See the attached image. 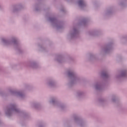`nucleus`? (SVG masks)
Here are the masks:
<instances>
[{
	"label": "nucleus",
	"mask_w": 127,
	"mask_h": 127,
	"mask_svg": "<svg viewBox=\"0 0 127 127\" xmlns=\"http://www.w3.org/2000/svg\"><path fill=\"white\" fill-rule=\"evenodd\" d=\"M78 3L79 5H83V4H84V1L83 0H80L78 1Z\"/></svg>",
	"instance_id": "1"
},
{
	"label": "nucleus",
	"mask_w": 127,
	"mask_h": 127,
	"mask_svg": "<svg viewBox=\"0 0 127 127\" xmlns=\"http://www.w3.org/2000/svg\"><path fill=\"white\" fill-rule=\"evenodd\" d=\"M68 75H69V76H70V75H73V73H68Z\"/></svg>",
	"instance_id": "2"
}]
</instances>
